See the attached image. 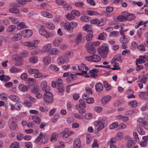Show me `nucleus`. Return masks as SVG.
<instances>
[{
	"instance_id": "61",
	"label": "nucleus",
	"mask_w": 148,
	"mask_h": 148,
	"mask_svg": "<svg viewBox=\"0 0 148 148\" xmlns=\"http://www.w3.org/2000/svg\"><path fill=\"white\" fill-rule=\"evenodd\" d=\"M118 125V123L117 122L114 123L110 125L109 127L111 129H113L116 127Z\"/></svg>"
},
{
	"instance_id": "38",
	"label": "nucleus",
	"mask_w": 148,
	"mask_h": 148,
	"mask_svg": "<svg viewBox=\"0 0 148 148\" xmlns=\"http://www.w3.org/2000/svg\"><path fill=\"white\" fill-rule=\"evenodd\" d=\"M29 62L32 63H36L38 61V59L37 57L33 56L30 57L29 59Z\"/></svg>"
},
{
	"instance_id": "36",
	"label": "nucleus",
	"mask_w": 148,
	"mask_h": 148,
	"mask_svg": "<svg viewBox=\"0 0 148 148\" xmlns=\"http://www.w3.org/2000/svg\"><path fill=\"white\" fill-rule=\"evenodd\" d=\"M39 86L38 85H36L31 89V92L34 93H36L38 92Z\"/></svg>"
},
{
	"instance_id": "40",
	"label": "nucleus",
	"mask_w": 148,
	"mask_h": 148,
	"mask_svg": "<svg viewBox=\"0 0 148 148\" xmlns=\"http://www.w3.org/2000/svg\"><path fill=\"white\" fill-rule=\"evenodd\" d=\"M80 19L85 22H89L91 19L90 17L87 16H82L80 18Z\"/></svg>"
},
{
	"instance_id": "9",
	"label": "nucleus",
	"mask_w": 148,
	"mask_h": 148,
	"mask_svg": "<svg viewBox=\"0 0 148 148\" xmlns=\"http://www.w3.org/2000/svg\"><path fill=\"white\" fill-rule=\"evenodd\" d=\"M24 45L25 46L28 47L29 49H32L36 48L37 47V45L33 43V42L31 41H27L23 43Z\"/></svg>"
},
{
	"instance_id": "25",
	"label": "nucleus",
	"mask_w": 148,
	"mask_h": 148,
	"mask_svg": "<svg viewBox=\"0 0 148 148\" xmlns=\"http://www.w3.org/2000/svg\"><path fill=\"white\" fill-rule=\"evenodd\" d=\"M62 42V39L59 38H56L53 42V45L55 47L58 46Z\"/></svg>"
},
{
	"instance_id": "32",
	"label": "nucleus",
	"mask_w": 148,
	"mask_h": 148,
	"mask_svg": "<svg viewBox=\"0 0 148 148\" xmlns=\"http://www.w3.org/2000/svg\"><path fill=\"white\" fill-rule=\"evenodd\" d=\"M9 98L11 100L15 102L18 101L19 99V97L15 95H10L9 96Z\"/></svg>"
},
{
	"instance_id": "6",
	"label": "nucleus",
	"mask_w": 148,
	"mask_h": 148,
	"mask_svg": "<svg viewBox=\"0 0 148 148\" xmlns=\"http://www.w3.org/2000/svg\"><path fill=\"white\" fill-rule=\"evenodd\" d=\"M62 80L61 79H59L57 82V88L59 93H62L64 90V88L62 83Z\"/></svg>"
},
{
	"instance_id": "24",
	"label": "nucleus",
	"mask_w": 148,
	"mask_h": 148,
	"mask_svg": "<svg viewBox=\"0 0 148 148\" xmlns=\"http://www.w3.org/2000/svg\"><path fill=\"white\" fill-rule=\"evenodd\" d=\"M134 143L132 140L129 139L127 142L126 146L128 148H132L134 146Z\"/></svg>"
},
{
	"instance_id": "15",
	"label": "nucleus",
	"mask_w": 148,
	"mask_h": 148,
	"mask_svg": "<svg viewBox=\"0 0 148 148\" xmlns=\"http://www.w3.org/2000/svg\"><path fill=\"white\" fill-rule=\"evenodd\" d=\"M139 96L143 99L146 101L148 100V91L140 92Z\"/></svg>"
},
{
	"instance_id": "8",
	"label": "nucleus",
	"mask_w": 148,
	"mask_h": 148,
	"mask_svg": "<svg viewBox=\"0 0 148 148\" xmlns=\"http://www.w3.org/2000/svg\"><path fill=\"white\" fill-rule=\"evenodd\" d=\"M51 44H47L45 45L42 48V51L43 53L47 52L49 55L51 52Z\"/></svg>"
},
{
	"instance_id": "2",
	"label": "nucleus",
	"mask_w": 148,
	"mask_h": 148,
	"mask_svg": "<svg viewBox=\"0 0 148 148\" xmlns=\"http://www.w3.org/2000/svg\"><path fill=\"white\" fill-rule=\"evenodd\" d=\"M44 101L48 104L52 103L53 101V98L52 94L49 92H45L43 95Z\"/></svg>"
},
{
	"instance_id": "43",
	"label": "nucleus",
	"mask_w": 148,
	"mask_h": 148,
	"mask_svg": "<svg viewBox=\"0 0 148 148\" xmlns=\"http://www.w3.org/2000/svg\"><path fill=\"white\" fill-rule=\"evenodd\" d=\"M65 17L67 19L70 20H73L75 18V17L73 15L71 12L65 15Z\"/></svg>"
},
{
	"instance_id": "31",
	"label": "nucleus",
	"mask_w": 148,
	"mask_h": 148,
	"mask_svg": "<svg viewBox=\"0 0 148 148\" xmlns=\"http://www.w3.org/2000/svg\"><path fill=\"white\" fill-rule=\"evenodd\" d=\"M32 119L37 124H39L41 122L40 119L37 116H32Z\"/></svg>"
},
{
	"instance_id": "29",
	"label": "nucleus",
	"mask_w": 148,
	"mask_h": 148,
	"mask_svg": "<svg viewBox=\"0 0 148 148\" xmlns=\"http://www.w3.org/2000/svg\"><path fill=\"white\" fill-rule=\"evenodd\" d=\"M41 14L42 15L45 17L51 18L53 16L50 13L45 11L41 12Z\"/></svg>"
},
{
	"instance_id": "7",
	"label": "nucleus",
	"mask_w": 148,
	"mask_h": 148,
	"mask_svg": "<svg viewBox=\"0 0 148 148\" xmlns=\"http://www.w3.org/2000/svg\"><path fill=\"white\" fill-rule=\"evenodd\" d=\"M86 48L87 52L89 53L93 54L96 51L95 48L91 45L90 43L88 42L86 45Z\"/></svg>"
},
{
	"instance_id": "46",
	"label": "nucleus",
	"mask_w": 148,
	"mask_h": 148,
	"mask_svg": "<svg viewBox=\"0 0 148 148\" xmlns=\"http://www.w3.org/2000/svg\"><path fill=\"white\" fill-rule=\"evenodd\" d=\"M15 25H11L8 27L7 29V31L8 32H11L14 30L16 28Z\"/></svg>"
},
{
	"instance_id": "37",
	"label": "nucleus",
	"mask_w": 148,
	"mask_h": 148,
	"mask_svg": "<svg viewBox=\"0 0 148 148\" xmlns=\"http://www.w3.org/2000/svg\"><path fill=\"white\" fill-rule=\"evenodd\" d=\"M120 41L121 43L123 44H125L129 42V39L128 38H126L125 36H124L121 38Z\"/></svg>"
},
{
	"instance_id": "42",
	"label": "nucleus",
	"mask_w": 148,
	"mask_h": 148,
	"mask_svg": "<svg viewBox=\"0 0 148 148\" xmlns=\"http://www.w3.org/2000/svg\"><path fill=\"white\" fill-rule=\"evenodd\" d=\"M135 18V16L133 14H129L126 16L125 20H132L134 19Z\"/></svg>"
},
{
	"instance_id": "41",
	"label": "nucleus",
	"mask_w": 148,
	"mask_h": 148,
	"mask_svg": "<svg viewBox=\"0 0 148 148\" xmlns=\"http://www.w3.org/2000/svg\"><path fill=\"white\" fill-rule=\"evenodd\" d=\"M26 28L25 27V23L23 22L20 23L17 27V29L18 30L21 29Z\"/></svg>"
},
{
	"instance_id": "21",
	"label": "nucleus",
	"mask_w": 148,
	"mask_h": 148,
	"mask_svg": "<svg viewBox=\"0 0 148 148\" xmlns=\"http://www.w3.org/2000/svg\"><path fill=\"white\" fill-rule=\"evenodd\" d=\"M29 87L23 84H21L18 86L19 89L23 92H25L29 89Z\"/></svg>"
},
{
	"instance_id": "55",
	"label": "nucleus",
	"mask_w": 148,
	"mask_h": 148,
	"mask_svg": "<svg viewBox=\"0 0 148 148\" xmlns=\"http://www.w3.org/2000/svg\"><path fill=\"white\" fill-rule=\"evenodd\" d=\"M18 142H14L11 144L10 148H18Z\"/></svg>"
},
{
	"instance_id": "13",
	"label": "nucleus",
	"mask_w": 148,
	"mask_h": 148,
	"mask_svg": "<svg viewBox=\"0 0 148 148\" xmlns=\"http://www.w3.org/2000/svg\"><path fill=\"white\" fill-rule=\"evenodd\" d=\"M41 89L44 91L48 92V91L50 90L49 86H47V82L46 81H43L41 85Z\"/></svg>"
},
{
	"instance_id": "26",
	"label": "nucleus",
	"mask_w": 148,
	"mask_h": 148,
	"mask_svg": "<svg viewBox=\"0 0 148 148\" xmlns=\"http://www.w3.org/2000/svg\"><path fill=\"white\" fill-rule=\"evenodd\" d=\"M98 71L96 69H92L89 71V72L91 73L90 76L92 77L95 78L97 76V74L96 73L98 72Z\"/></svg>"
},
{
	"instance_id": "34",
	"label": "nucleus",
	"mask_w": 148,
	"mask_h": 148,
	"mask_svg": "<svg viewBox=\"0 0 148 148\" xmlns=\"http://www.w3.org/2000/svg\"><path fill=\"white\" fill-rule=\"evenodd\" d=\"M9 10L10 12L15 14H17L20 12L19 10L15 8H10Z\"/></svg>"
},
{
	"instance_id": "52",
	"label": "nucleus",
	"mask_w": 148,
	"mask_h": 148,
	"mask_svg": "<svg viewBox=\"0 0 148 148\" xmlns=\"http://www.w3.org/2000/svg\"><path fill=\"white\" fill-rule=\"evenodd\" d=\"M126 16H119L117 17V19L119 21H123L124 20H125Z\"/></svg>"
},
{
	"instance_id": "23",
	"label": "nucleus",
	"mask_w": 148,
	"mask_h": 148,
	"mask_svg": "<svg viewBox=\"0 0 148 148\" xmlns=\"http://www.w3.org/2000/svg\"><path fill=\"white\" fill-rule=\"evenodd\" d=\"M51 59L49 56H47L43 58V62L45 65L49 64L51 62Z\"/></svg>"
},
{
	"instance_id": "58",
	"label": "nucleus",
	"mask_w": 148,
	"mask_h": 148,
	"mask_svg": "<svg viewBox=\"0 0 148 148\" xmlns=\"http://www.w3.org/2000/svg\"><path fill=\"white\" fill-rule=\"evenodd\" d=\"M26 97L33 102H35L36 101V99L34 98L31 97L29 94L26 95Z\"/></svg>"
},
{
	"instance_id": "57",
	"label": "nucleus",
	"mask_w": 148,
	"mask_h": 148,
	"mask_svg": "<svg viewBox=\"0 0 148 148\" xmlns=\"http://www.w3.org/2000/svg\"><path fill=\"white\" fill-rule=\"evenodd\" d=\"M89 42L91 44V45L94 47H97L100 44V42L99 41H97L95 42L91 41Z\"/></svg>"
},
{
	"instance_id": "17",
	"label": "nucleus",
	"mask_w": 148,
	"mask_h": 148,
	"mask_svg": "<svg viewBox=\"0 0 148 148\" xmlns=\"http://www.w3.org/2000/svg\"><path fill=\"white\" fill-rule=\"evenodd\" d=\"M143 125L139 124L137 125L136 127L137 130L138 132L140 135H144L145 134V132L142 128Z\"/></svg>"
},
{
	"instance_id": "49",
	"label": "nucleus",
	"mask_w": 148,
	"mask_h": 148,
	"mask_svg": "<svg viewBox=\"0 0 148 148\" xmlns=\"http://www.w3.org/2000/svg\"><path fill=\"white\" fill-rule=\"evenodd\" d=\"M39 72V70L37 69H30L28 70V72L31 74H34Z\"/></svg>"
},
{
	"instance_id": "10",
	"label": "nucleus",
	"mask_w": 148,
	"mask_h": 148,
	"mask_svg": "<svg viewBox=\"0 0 148 148\" xmlns=\"http://www.w3.org/2000/svg\"><path fill=\"white\" fill-rule=\"evenodd\" d=\"M63 23L64 24V29L66 30L68 32L71 33L73 32V28L71 26L70 23L67 22L64 23V22H63Z\"/></svg>"
},
{
	"instance_id": "3",
	"label": "nucleus",
	"mask_w": 148,
	"mask_h": 148,
	"mask_svg": "<svg viewBox=\"0 0 148 148\" xmlns=\"http://www.w3.org/2000/svg\"><path fill=\"white\" fill-rule=\"evenodd\" d=\"M40 27L41 28L39 31V33L40 34L45 36L46 38H52L54 36V34L53 33H49L44 29L45 28L44 25H42Z\"/></svg>"
},
{
	"instance_id": "33",
	"label": "nucleus",
	"mask_w": 148,
	"mask_h": 148,
	"mask_svg": "<svg viewBox=\"0 0 148 148\" xmlns=\"http://www.w3.org/2000/svg\"><path fill=\"white\" fill-rule=\"evenodd\" d=\"M46 27L49 29L53 30L55 28L54 25L51 23H45Z\"/></svg>"
},
{
	"instance_id": "1",
	"label": "nucleus",
	"mask_w": 148,
	"mask_h": 148,
	"mask_svg": "<svg viewBox=\"0 0 148 148\" xmlns=\"http://www.w3.org/2000/svg\"><path fill=\"white\" fill-rule=\"evenodd\" d=\"M108 51V45L105 43L102 44L98 49L99 54L103 58L107 57Z\"/></svg>"
},
{
	"instance_id": "62",
	"label": "nucleus",
	"mask_w": 148,
	"mask_h": 148,
	"mask_svg": "<svg viewBox=\"0 0 148 148\" xmlns=\"http://www.w3.org/2000/svg\"><path fill=\"white\" fill-rule=\"evenodd\" d=\"M93 35L92 34H88L86 36V39L87 41L90 40L93 37Z\"/></svg>"
},
{
	"instance_id": "44",
	"label": "nucleus",
	"mask_w": 148,
	"mask_h": 148,
	"mask_svg": "<svg viewBox=\"0 0 148 148\" xmlns=\"http://www.w3.org/2000/svg\"><path fill=\"white\" fill-rule=\"evenodd\" d=\"M106 37V33H103L100 34L99 36L98 39L99 40H104Z\"/></svg>"
},
{
	"instance_id": "39",
	"label": "nucleus",
	"mask_w": 148,
	"mask_h": 148,
	"mask_svg": "<svg viewBox=\"0 0 148 148\" xmlns=\"http://www.w3.org/2000/svg\"><path fill=\"white\" fill-rule=\"evenodd\" d=\"M87 71H82V73H77L76 75H81L86 77H90V76L87 75Z\"/></svg>"
},
{
	"instance_id": "16",
	"label": "nucleus",
	"mask_w": 148,
	"mask_h": 148,
	"mask_svg": "<svg viewBox=\"0 0 148 148\" xmlns=\"http://www.w3.org/2000/svg\"><path fill=\"white\" fill-rule=\"evenodd\" d=\"M82 34L79 33L76 36L75 38V42L76 45H78L80 42H84L82 40Z\"/></svg>"
},
{
	"instance_id": "5",
	"label": "nucleus",
	"mask_w": 148,
	"mask_h": 148,
	"mask_svg": "<svg viewBox=\"0 0 148 148\" xmlns=\"http://www.w3.org/2000/svg\"><path fill=\"white\" fill-rule=\"evenodd\" d=\"M16 122V119L14 117H12L10 119L9 125L10 128L12 130H14L17 127Z\"/></svg>"
},
{
	"instance_id": "14",
	"label": "nucleus",
	"mask_w": 148,
	"mask_h": 148,
	"mask_svg": "<svg viewBox=\"0 0 148 148\" xmlns=\"http://www.w3.org/2000/svg\"><path fill=\"white\" fill-rule=\"evenodd\" d=\"M19 102H18L16 103L15 105L12 104H10V109L12 110H19L21 109L20 107V104Z\"/></svg>"
},
{
	"instance_id": "22",
	"label": "nucleus",
	"mask_w": 148,
	"mask_h": 148,
	"mask_svg": "<svg viewBox=\"0 0 148 148\" xmlns=\"http://www.w3.org/2000/svg\"><path fill=\"white\" fill-rule=\"evenodd\" d=\"M92 62H98L101 60V58L98 55L95 54L92 56Z\"/></svg>"
},
{
	"instance_id": "60",
	"label": "nucleus",
	"mask_w": 148,
	"mask_h": 148,
	"mask_svg": "<svg viewBox=\"0 0 148 148\" xmlns=\"http://www.w3.org/2000/svg\"><path fill=\"white\" fill-rule=\"evenodd\" d=\"M66 2L62 0H56V3L58 5L63 6L64 5Z\"/></svg>"
},
{
	"instance_id": "48",
	"label": "nucleus",
	"mask_w": 148,
	"mask_h": 148,
	"mask_svg": "<svg viewBox=\"0 0 148 148\" xmlns=\"http://www.w3.org/2000/svg\"><path fill=\"white\" fill-rule=\"evenodd\" d=\"M10 71L11 72L14 73L20 71H21V69H18L15 67H13L11 68L10 69Z\"/></svg>"
},
{
	"instance_id": "59",
	"label": "nucleus",
	"mask_w": 148,
	"mask_h": 148,
	"mask_svg": "<svg viewBox=\"0 0 148 148\" xmlns=\"http://www.w3.org/2000/svg\"><path fill=\"white\" fill-rule=\"evenodd\" d=\"M71 12L73 15H74L76 16H79L80 15L79 12L76 10H72L71 11Z\"/></svg>"
},
{
	"instance_id": "28",
	"label": "nucleus",
	"mask_w": 148,
	"mask_h": 148,
	"mask_svg": "<svg viewBox=\"0 0 148 148\" xmlns=\"http://www.w3.org/2000/svg\"><path fill=\"white\" fill-rule=\"evenodd\" d=\"M60 52V51L58 49L56 48H53L51 50V52H50L49 55H57Z\"/></svg>"
},
{
	"instance_id": "54",
	"label": "nucleus",
	"mask_w": 148,
	"mask_h": 148,
	"mask_svg": "<svg viewBox=\"0 0 148 148\" xmlns=\"http://www.w3.org/2000/svg\"><path fill=\"white\" fill-rule=\"evenodd\" d=\"M24 104L25 106L29 107L32 106V103L29 101L25 100L24 102Z\"/></svg>"
},
{
	"instance_id": "11",
	"label": "nucleus",
	"mask_w": 148,
	"mask_h": 148,
	"mask_svg": "<svg viewBox=\"0 0 148 148\" xmlns=\"http://www.w3.org/2000/svg\"><path fill=\"white\" fill-rule=\"evenodd\" d=\"M58 61L59 64L67 63L69 61L68 58L67 56H63L58 58Z\"/></svg>"
},
{
	"instance_id": "56",
	"label": "nucleus",
	"mask_w": 148,
	"mask_h": 148,
	"mask_svg": "<svg viewBox=\"0 0 148 148\" xmlns=\"http://www.w3.org/2000/svg\"><path fill=\"white\" fill-rule=\"evenodd\" d=\"M123 136V134L122 132H118L116 134V137L119 140L121 139Z\"/></svg>"
},
{
	"instance_id": "30",
	"label": "nucleus",
	"mask_w": 148,
	"mask_h": 148,
	"mask_svg": "<svg viewBox=\"0 0 148 148\" xmlns=\"http://www.w3.org/2000/svg\"><path fill=\"white\" fill-rule=\"evenodd\" d=\"M22 37V35L19 34H17L14 35L12 38V40L14 41L19 40L21 39Z\"/></svg>"
},
{
	"instance_id": "50",
	"label": "nucleus",
	"mask_w": 148,
	"mask_h": 148,
	"mask_svg": "<svg viewBox=\"0 0 148 148\" xmlns=\"http://www.w3.org/2000/svg\"><path fill=\"white\" fill-rule=\"evenodd\" d=\"M129 105L132 108H135L137 106V102L135 100L131 101L129 103Z\"/></svg>"
},
{
	"instance_id": "35",
	"label": "nucleus",
	"mask_w": 148,
	"mask_h": 148,
	"mask_svg": "<svg viewBox=\"0 0 148 148\" xmlns=\"http://www.w3.org/2000/svg\"><path fill=\"white\" fill-rule=\"evenodd\" d=\"M103 84L107 90H109L111 89V86L109 84L107 81H104L103 82Z\"/></svg>"
},
{
	"instance_id": "27",
	"label": "nucleus",
	"mask_w": 148,
	"mask_h": 148,
	"mask_svg": "<svg viewBox=\"0 0 148 148\" xmlns=\"http://www.w3.org/2000/svg\"><path fill=\"white\" fill-rule=\"evenodd\" d=\"M10 77L8 76H5L4 75H2L0 76V79L6 82L8 81L10 79Z\"/></svg>"
},
{
	"instance_id": "45",
	"label": "nucleus",
	"mask_w": 148,
	"mask_h": 148,
	"mask_svg": "<svg viewBox=\"0 0 148 148\" xmlns=\"http://www.w3.org/2000/svg\"><path fill=\"white\" fill-rule=\"evenodd\" d=\"M69 130L66 129L65 131L64 132L62 137L64 138H66L69 137L70 135V134L69 133Z\"/></svg>"
},
{
	"instance_id": "12",
	"label": "nucleus",
	"mask_w": 148,
	"mask_h": 148,
	"mask_svg": "<svg viewBox=\"0 0 148 148\" xmlns=\"http://www.w3.org/2000/svg\"><path fill=\"white\" fill-rule=\"evenodd\" d=\"M22 33L23 34V36L26 38L31 36L32 34V31L30 29L24 30L22 31Z\"/></svg>"
},
{
	"instance_id": "53",
	"label": "nucleus",
	"mask_w": 148,
	"mask_h": 148,
	"mask_svg": "<svg viewBox=\"0 0 148 148\" xmlns=\"http://www.w3.org/2000/svg\"><path fill=\"white\" fill-rule=\"evenodd\" d=\"M113 67L111 68L113 70H118L120 69V67L119 65V64L116 62L113 64Z\"/></svg>"
},
{
	"instance_id": "20",
	"label": "nucleus",
	"mask_w": 148,
	"mask_h": 148,
	"mask_svg": "<svg viewBox=\"0 0 148 148\" xmlns=\"http://www.w3.org/2000/svg\"><path fill=\"white\" fill-rule=\"evenodd\" d=\"M110 97L108 95H106L102 99L101 101V103L103 104H105L110 101Z\"/></svg>"
},
{
	"instance_id": "51",
	"label": "nucleus",
	"mask_w": 148,
	"mask_h": 148,
	"mask_svg": "<svg viewBox=\"0 0 148 148\" xmlns=\"http://www.w3.org/2000/svg\"><path fill=\"white\" fill-rule=\"evenodd\" d=\"M58 136V135L56 133H53L51 134V137L50 138V140L51 141H52L53 140H55L57 138Z\"/></svg>"
},
{
	"instance_id": "19",
	"label": "nucleus",
	"mask_w": 148,
	"mask_h": 148,
	"mask_svg": "<svg viewBox=\"0 0 148 148\" xmlns=\"http://www.w3.org/2000/svg\"><path fill=\"white\" fill-rule=\"evenodd\" d=\"M81 142L79 138H76L73 143L74 148H80Z\"/></svg>"
},
{
	"instance_id": "4",
	"label": "nucleus",
	"mask_w": 148,
	"mask_h": 148,
	"mask_svg": "<svg viewBox=\"0 0 148 148\" xmlns=\"http://www.w3.org/2000/svg\"><path fill=\"white\" fill-rule=\"evenodd\" d=\"M106 125V121L103 120H102L101 121H97L94 123V125L96 127H97V131H99L103 129Z\"/></svg>"
},
{
	"instance_id": "18",
	"label": "nucleus",
	"mask_w": 148,
	"mask_h": 148,
	"mask_svg": "<svg viewBox=\"0 0 148 148\" xmlns=\"http://www.w3.org/2000/svg\"><path fill=\"white\" fill-rule=\"evenodd\" d=\"M95 87L96 90L98 92H101L103 88V85L100 82L97 83Z\"/></svg>"
},
{
	"instance_id": "47",
	"label": "nucleus",
	"mask_w": 148,
	"mask_h": 148,
	"mask_svg": "<svg viewBox=\"0 0 148 148\" xmlns=\"http://www.w3.org/2000/svg\"><path fill=\"white\" fill-rule=\"evenodd\" d=\"M79 105L81 108H84L86 107L85 101L82 99H80L79 100Z\"/></svg>"
},
{
	"instance_id": "63",
	"label": "nucleus",
	"mask_w": 148,
	"mask_h": 148,
	"mask_svg": "<svg viewBox=\"0 0 148 148\" xmlns=\"http://www.w3.org/2000/svg\"><path fill=\"white\" fill-rule=\"evenodd\" d=\"M63 6H64L63 8L64 9L66 10H70L71 9V7L67 5L66 2H65V4L63 5Z\"/></svg>"
},
{
	"instance_id": "64",
	"label": "nucleus",
	"mask_w": 148,
	"mask_h": 148,
	"mask_svg": "<svg viewBox=\"0 0 148 148\" xmlns=\"http://www.w3.org/2000/svg\"><path fill=\"white\" fill-rule=\"evenodd\" d=\"M25 146L27 148H32V145L30 142H27L25 143Z\"/></svg>"
}]
</instances>
